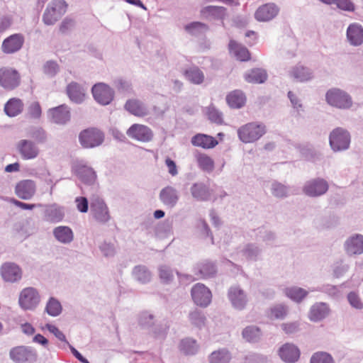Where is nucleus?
<instances>
[{"mask_svg":"<svg viewBox=\"0 0 363 363\" xmlns=\"http://www.w3.org/2000/svg\"><path fill=\"white\" fill-rule=\"evenodd\" d=\"M350 141V133L340 127L333 130L329 135L330 146L334 152H341L349 149Z\"/></svg>","mask_w":363,"mask_h":363,"instance_id":"3","label":"nucleus"},{"mask_svg":"<svg viewBox=\"0 0 363 363\" xmlns=\"http://www.w3.org/2000/svg\"><path fill=\"white\" fill-rule=\"evenodd\" d=\"M347 38L352 45H362L363 43L362 26L357 23L350 24L347 29Z\"/></svg>","mask_w":363,"mask_h":363,"instance_id":"30","label":"nucleus"},{"mask_svg":"<svg viewBox=\"0 0 363 363\" xmlns=\"http://www.w3.org/2000/svg\"><path fill=\"white\" fill-rule=\"evenodd\" d=\"M40 302V296L35 289L28 287L20 294L18 303L24 310H33Z\"/></svg>","mask_w":363,"mask_h":363,"instance_id":"12","label":"nucleus"},{"mask_svg":"<svg viewBox=\"0 0 363 363\" xmlns=\"http://www.w3.org/2000/svg\"><path fill=\"white\" fill-rule=\"evenodd\" d=\"M139 325L143 328L150 330L155 323V316L149 312L145 311L140 313L138 320Z\"/></svg>","mask_w":363,"mask_h":363,"instance_id":"53","label":"nucleus"},{"mask_svg":"<svg viewBox=\"0 0 363 363\" xmlns=\"http://www.w3.org/2000/svg\"><path fill=\"white\" fill-rule=\"evenodd\" d=\"M134 279L141 284H146L150 281L152 274L147 267L144 265L135 266L133 269Z\"/></svg>","mask_w":363,"mask_h":363,"instance_id":"46","label":"nucleus"},{"mask_svg":"<svg viewBox=\"0 0 363 363\" xmlns=\"http://www.w3.org/2000/svg\"><path fill=\"white\" fill-rule=\"evenodd\" d=\"M99 248L104 256L106 257L114 256L116 252L114 245L106 241H104Z\"/></svg>","mask_w":363,"mask_h":363,"instance_id":"62","label":"nucleus"},{"mask_svg":"<svg viewBox=\"0 0 363 363\" xmlns=\"http://www.w3.org/2000/svg\"><path fill=\"white\" fill-rule=\"evenodd\" d=\"M284 292L288 298L296 303H301L308 294V291L298 286L286 288Z\"/></svg>","mask_w":363,"mask_h":363,"instance_id":"44","label":"nucleus"},{"mask_svg":"<svg viewBox=\"0 0 363 363\" xmlns=\"http://www.w3.org/2000/svg\"><path fill=\"white\" fill-rule=\"evenodd\" d=\"M226 101L230 107L240 108L245 105L246 98L242 91L235 90L227 95Z\"/></svg>","mask_w":363,"mask_h":363,"instance_id":"41","label":"nucleus"},{"mask_svg":"<svg viewBox=\"0 0 363 363\" xmlns=\"http://www.w3.org/2000/svg\"><path fill=\"white\" fill-rule=\"evenodd\" d=\"M1 275L5 281L13 283L21 279L22 272L16 264L7 262L1 266Z\"/></svg>","mask_w":363,"mask_h":363,"instance_id":"23","label":"nucleus"},{"mask_svg":"<svg viewBox=\"0 0 363 363\" xmlns=\"http://www.w3.org/2000/svg\"><path fill=\"white\" fill-rule=\"evenodd\" d=\"M329 185L326 180L315 178L305 182L302 191L308 197L315 198L324 195L328 190Z\"/></svg>","mask_w":363,"mask_h":363,"instance_id":"7","label":"nucleus"},{"mask_svg":"<svg viewBox=\"0 0 363 363\" xmlns=\"http://www.w3.org/2000/svg\"><path fill=\"white\" fill-rule=\"evenodd\" d=\"M190 192L192 197L199 201H206L211 197L209 187L203 182L194 183L190 188Z\"/></svg>","mask_w":363,"mask_h":363,"instance_id":"31","label":"nucleus"},{"mask_svg":"<svg viewBox=\"0 0 363 363\" xmlns=\"http://www.w3.org/2000/svg\"><path fill=\"white\" fill-rule=\"evenodd\" d=\"M228 297L232 306L238 311L243 310L248 302L247 294L239 286H231L228 289Z\"/></svg>","mask_w":363,"mask_h":363,"instance_id":"13","label":"nucleus"},{"mask_svg":"<svg viewBox=\"0 0 363 363\" xmlns=\"http://www.w3.org/2000/svg\"><path fill=\"white\" fill-rule=\"evenodd\" d=\"M208 118L213 123L221 124L223 123V114L214 106H211L207 111Z\"/></svg>","mask_w":363,"mask_h":363,"instance_id":"57","label":"nucleus"},{"mask_svg":"<svg viewBox=\"0 0 363 363\" xmlns=\"http://www.w3.org/2000/svg\"><path fill=\"white\" fill-rule=\"evenodd\" d=\"M300 324L298 321L284 323L281 325V329L286 334L297 333L300 329Z\"/></svg>","mask_w":363,"mask_h":363,"instance_id":"63","label":"nucleus"},{"mask_svg":"<svg viewBox=\"0 0 363 363\" xmlns=\"http://www.w3.org/2000/svg\"><path fill=\"white\" fill-rule=\"evenodd\" d=\"M45 311L51 316H57L62 312V306L58 300L52 297L49 299Z\"/></svg>","mask_w":363,"mask_h":363,"instance_id":"52","label":"nucleus"},{"mask_svg":"<svg viewBox=\"0 0 363 363\" xmlns=\"http://www.w3.org/2000/svg\"><path fill=\"white\" fill-rule=\"evenodd\" d=\"M179 350L184 355H194L199 350V345L192 337H185L180 340L178 345Z\"/></svg>","mask_w":363,"mask_h":363,"instance_id":"36","label":"nucleus"},{"mask_svg":"<svg viewBox=\"0 0 363 363\" xmlns=\"http://www.w3.org/2000/svg\"><path fill=\"white\" fill-rule=\"evenodd\" d=\"M64 0H52L48 4L43 16V21L48 26L54 25L67 11Z\"/></svg>","mask_w":363,"mask_h":363,"instance_id":"4","label":"nucleus"},{"mask_svg":"<svg viewBox=\"0 0 363 363\" xmlns=\"http://www.w3.org/2000/svg\"><path fill=\"white\" fill-rule=\"evenodd\" d=\"M320 291L327 294L328 296L333 298H338L340 296V291L337 286L330 284L323 285L316 289H311V291Z\"/></svg>","mask_w":363,"mask_h":363,"instance_id":"56","label":"nucleus"},{"mask_svg":"<svg viewBox=\"0 0 363 363\" xmlns=\"http://www.w3.org/2000/svg\"><path fill=\"white\" fill-rule=\"evenodd\" d=\"M325 101L331 106L339 109H349L352 106L351 96L339 88H332L325 94Z\"/></svg>","mask_w":363,"mask_h":363,"instance_id":"2","label":"nucleus"},{"mask_svg":"<svg viewBox=\"0 0 363 363\" xmlns=\"http://www.w3.org/2000/svg\"><path fill=\"white\" fill-rule=\"evenodd\" d=\"M131 138L141 142H149L152 139L153 133L147 126L140 124L132 125L126 131Z\"/></svg>","mask_w":363,"mask_h":363,"instance_id":"18","label":"nucleus"},{"mask_svg":"<svg viewBox=\"0 0 363 363\" xmlns=\"http://www.w3.org/2000/svg\"><path fill=\"white\" fill-rule=\"evenodd\" d=\"M24 38L21 34H13L2 43L1 49L4 53L11 54L18 51L23 46Z\"/></svg>","mask_w":363,"mask_h":363,"instance_id":"25","label":"nucleus"},{"mask_svg":"<svg viewBox=\"0 0 363 363\" xmlns=\"http://www.w3.org/2000/svg\"><path fill=\"white\" fill-rule=\"evenodd\" d=\"M49 120L55 124L65 125L70 121L71 114L67 106L62 104L48 111Z\"/></svg>","mask_w":363,"mask_h":363,"instance_id":"15","label":"nucleus"},{"mask_svg":"<svg viewBox=\"0 0 363 363\" xmlns=\"http://www.w3.org/2000/svg\"><path fill=\"white\" fill-rule=\"evenodd\" d=\"M266 133V126L262 123L251 122L242 125L238 130L239 139L245 143L258 140Z\"/></svg>","mask_w":363,"mask_h":363,"instance_id":"1","label":"nucleus"},{"mask_svg":"<svg viewBox=\"0 0 363 363\" xmlns=\"http://www.w3.org/2000/svg\"><path fill=\"white\" fill-rule=\"evenodd\" d=\"M91 92L95 101L103 106L109 104L114 97L113 89L102 82L94 84L91 89Z\"/></svg>","mask_w":363,"mask_h":363,"instance_id":"11","label":"nucleus"},{"mask_svg":"<svg viewBox=\"0 0 363 363\" xmlns=\"http://www.w3.org/2000/svg\"><path fill=\"white\" fill-rule=\"evenodd\" d=\"M282 361L286 363H295L300 357V350L297 346L292 343H285L278 351Z\"/></svg>","mask_w":363,"mask_h":363,"instance_id":"24","label":"nucleus"},{"mask_svg":"<svg viewBox=\"0 0 363 363\" xmlns=\"http://www.w3.org/2000/svg\"><path fill=\"white\" fill-rule=\"evenodd\" d=\"M43 71L45 74L52 77L59 72V65L55 61H48L43 66Z\"/></svg>","mask_w":363,"mask_h":363,"instance_id":"60","label":"nucleus"},{"mask_svg":"<svg viewBox=\"0 0 363 363\" xmlns=\"http://www.w3.org/2000/svg\"><path fill=\"white\" fill-rule=\"evenodd\" d=\"M18 152L23 160H33L36 158L40 152L37 145L30 140H20L16 144Z\"/></svg>","mask_w":363,"mask_h":363,"instance_id":"14","label":"nucleus"},{"mask_svg":"<svg viewBox=\"0 0 363 363\" xmlns=\"http://www.w3.org/2000/svg\"><path fill=\"white\" fill-rule=\"evenodd\" d=\"M74 173L84 184L93 185L96 180V174L90 167L82 162H77L73 167Z\"/></svg>","mask_w":363,"mask_h":363,"instance_id":"17","label":"nucleus"},{"mask_svg":"<svg viewBox=\"0 0 363 363\" xmlns=\"http://www.w3.org/2000/svg\"><path fill=\"white\" fill-rule=\"evenodd\" d=\"M9 357L16 363H26L35 362L38 355L31 347L21 345L13 347L9 352Z\"/></svg>","mask_w":363,"mask_h":363,"instance_id":"8","label":"nucleus"},{"mask_svg":"<svg viewBox=\"0 0 363 363\" xmlns=\"http://www.w3.org/2000/svg\"><path fill=\"white\" fill-rule=\"evenodd\" d=\"M159 199L165 206L173 208L179 200V192L174 186L168 185L160 190Z\"/></svg>","mask_w":363,"mask_h":363,"instance_id":"19","label":"nucleus"},{"mask_svg":"<svg viewBox=\"0 0 363 363\" xmlns=\"http://www.w3.org/2000/svg\"><path fill=\"white\" fill-rule=\"evenodd\" d=\"M198 167L203 172L211 173L214 169V161L211 157L203 153L195 155Z\"/></svg>","mask_w":363,"mask_h":363,"instance_id":"45","label":"nucleus"},{"mask_svg":"<svg viewBox=\"0 0 363 363\" xmlns=\"http://www.w3.org/2000/svg\"><path fill=\"white\" fill-rule=\"evenodd\" d=\"M311 363H335L332 355L326 352H315L311 357Z\"/></svg>","mask_w":363,"mask_h":363,"instance_id":"54","label":"nucleus"},{"mask_svg":"<svg viewBox=\"0 0 363 363\" xmlns=\"http://www.w3.org/2000/svg\"><path fill=\"white\" fill-rule=\"evenodd\" d=\"M90 213L94 219L100 223H106L111 218L107 205L103 199L97 196H94L91 199Z\"/></svg>","mask_w":363,"mask_h":363,"instance_id":"5","label":"nucleus"},{"mask_svg":"<svg viewBox=\"0 0 363 363\" xmlns=\"http://www.w3.org/2000/svg\"><path fill=\"white\" fill-rule=\"evenodd\" d=\"M55 239L61 244L68 245L74 240V233L71 228L60 225L52 230Z\"/></svg>","mask_w":363,"mask_h":363,"instance_id":"32","label":"nucleus"},{"mask_svg":"<svg viewBox=\"0 0 363 363\" xmlns=\"http://www.w3.org/2000/svg\"><path fill=\"white\" fill-rule=\"evenodd\" d=\"M191 295L195 304L201 307L206 308L211 302V292L203 284L197 283L194 285L191 290Z\"/></svg>","mask_w":363,"mask_h":363,"instance_id":"10","label":"nucleus"},{"mask_svg":"<svg viewBox=\"0 0 363 363\" xmlns=\"http://www.w3.org/2000/svg\"><path fill=\"white\" fill-rule=\"evenodd\" d=\"M124 107L126 111L136 116L143 117L149 113L148 108L138 99L128 100Z\"/></svg>","mask_w":363,"mask_h":363,"instance_id":"33","label":"nucleus"},{"mask_svg":"<svg viewBox=\"0 0 363 363\" xmlns=\"http://www.w3.org/2000/svg\"><path fill=\"white\" fill-rule=\"evenodd\" d=\"M36 192V184L31 179H24L18 182L15 186V194L23 200L31 199Z\"/></svg>","mask_w":363,"mask_h":363,"instance_id":"16","label":"nucleus"},{"mask_svg":"<svg viewBox=\"0 0 363 363\" xmlns=\"http://www.w3.org/2000/svg\"><path fill=\"white\" fill-rule=\"evenodd\" d=\"M289 77L298 82H306L313 78V71L301 64H298L288 71Z\"/></svg>","mask_w":363,"mask_h":363,"instance_id":"21","label":"nucleus"},{"mask_svg":"<svg viewBox=\"0 0 363 363\" xmlns=\"http://www.w3.org/2000/svg\"><path fill=\"white\" fill-rule=\"evenodd\" d=\"M271 192L277 198H285L289 195V188L284 184L274 181L271 186Z\"/></svg>","mask_w":363,"mask_h":363,"instance_id":"51","label":"nucleus"},{"mask_svg":"<svg viewBox=\"0 0 363 363\" xmlns=\"http://www.w3.org/2000/svg\"><path fill=\"white\" fill-rule=\"evenodd\" d=\"M240 253L247 261L256 262L261 258L262 249L256 243L248 242L242 247Z\"/></svg>","mask_w":363,"mask_h":363,"instance_id":"28","label":"nucleus"},{"mask_svg":"<svg viewBox=\"0 0 363 363\" xmlns=\"http://www.w3.org/2000/svg\"><path fill=\"white\" fill-rule=\"evenodd\" d=\"M288 313V308L284 304H277L269 309L268 314L270 318L284 319Z\"/></svg>","mask_w":363,"mask_h":363,"instance_id":"50","label":"nucleus"},{"mask_svg":"<svg viewBox=\"0 0 363 363\" xmlns=\"http://www.w3.org/2000/svg\"><path fill=\"white\" fill-rule=\"evenodd\" d=\"M169 326L167 324H156L150 329V332L157 338H164L167 334Z\"/></svg>","mask_w":363,"mask_h":363,"instance_id":"58","label":"nucleus"},{"mask_svg":"<svg viewBox=\"0 0 363 363\" xmlns=\"http://www.w3.org/2000/svg\"><path fill=\"white\" fill-rule=\"evenodd\" d=\"M329 313V306L323 302H318L311 307L308 318L311 321L316 323L325 319Z\"/></svg>","mask_w":363,"mask_h":363,"instance_id":"26","label":"nucleus"},{"mask_svg":"<svg viewBox=\"0 0 363 363\" xmlns=\"http://www.w3.org/2000/svg\"><path fill=\"white\" fill-rule=\"evenodd\" d=\"M185 30L192 35H199L208 30L206 24L201 22H192L184 26Z\"/></svg>","mask_w":363,"mask_h":363,"instance_id":"49","label":"nucleus"},{"mask_svg":"<svg viewBox=\"0 0 363 363\" xmlns=\"http://www.w3.org/2000/svg\"><path fill=\"white\" fill-rule=\"evenodd\" d=\"M278 12L279 9L274 4H266L257 9L255 18L258 21H268L273 19Z\"/></svg>","mask_w":363,"mask_h":363,"instance_id":"27","label":"nucleus"},{"mask_svg":"<svg viewBox=\"0 0 363 363\" xmlns=\"http://www.w3.org/2000/svg\"><path fill=\"white\" fill-rule=\"evenodd\" d=\"M187 318L191 325L198 330H201L206 326V317L204 313L198 308L191 310Z\"/></svg>","mask_w":363,"mask_h":363,"instance_id":"37","label":"nucleus"},{"mask_svg":"<svg viewBox=\"0 0 363 363\" xmlns=\"http://www.w3.org/2000/svg\"><path fill=\"white\" fill-rule=\"evenodd\" d=\"M191 143L194 146L209 149L214 147L218 144V141L212 136L197 134L191 138Z\"/></svg>","mask_w":363,"mask_h":363,"instance_id":"39","label":"nucleus"},{"mask_svg":"<svg viewBox=\"0 0 363 363\" xmlns=\"http://www.w3.org/2000/svg\"><path fill=\"white\" fill-rule=\"evenodd\" d=\"M44 220L48 223H57L61 222L65 217V209L57 203L45 205Z\"/></svg>","mask_w":363,"mask_h":363,"instance_id":"22","label":"nucleus"},{"mask_svg":"<svg viewBox=\"0 0 363 363\" xmlns=\"http://www.w3.org/2000/svg\"><path fill=\"white\" fill-rule=\"evenodd\" d=\"M184 75L191 83L194 84H201L204 80L203 72L197 67L186 69Z\"/></svg>","mask_w":363,"mask_h":363,"instance_id":"47","label":"nucleus"},{"mask_svg":"<svg viewBox=\"0 0 363 363\" xmlns=\"http://www.w3.org/2000/svg\"><path fill=\"white\" fill-rule=\"evenodd\" d=\"M242 335L243 338L248 342H257L259 339L262 333L258 327L250 325L242 330Z\"/></svg>","mask_w":363,"mask_h":363,"instance_id":"48","label":"nucleus"},{"mask_svg":"<svg viewBox=\"0 0 363 363\" xmlns=\"http://www.w3.org/2000/svg\"><path fill=\"white\" fill-rule=\"evenodd\" d=\"M201 13L206 18L223 21L228 16L227 9L223 6H207L203 8Z\"/></svg>","mask_w":363,"mask_h":363,"instance_id":"35","label":"nucleus"},{"mask_svg":"<svg viewBox=\"0 0 363 363\" xmlns=\"http://www.w3.org/2000/svg\"><path fill=\"white\" fill-rule=\"evenodd\" d=\"M67 94L72 101L81 104L84 100L86 90L78 83L72 82L67 86Z\"/></svg>","mask_w":363,"mask_h":363,"instance_id":"34","label":"nucleus"},{"mask_svg":"<svg viewBox=\"0 0 363 363\" xmlns=\"http://www.w3.org/2000/svg\"><path fill=\"white\" fill-rule=\"evenodd\" d=\"M30 118L38 119L42 113L40 104L38 101L31 102L27 109Z\"/></svg>","mask_w":363,"mask_h":363,"instance_id":"59","label":"nucleus"},{"mask_svg":"<svg viewBox=\"0 0 363 363\" xmlns=\"http://www.w3.org/2000/svg\"><path fill=\"white\" fill-rule=\"evenodd\" d=\"M30 135L39 143H44L47 140L46 132L42 128H33L30 131Z\"/></svg>","mask_w":363,"mask_h":363,"instance_id":"61","label":"nucleus"},{"mask_svg":"<svg viewBox=\"0 0 363 363\" xmlns=\"http://www.w3.org/2000/svg\"><path fill=\"white\" fill-rule=\"evenodd\" d=\"M231 359V352L225 347L212 352L208 357V363H230Z\"/></svg>","mask_w":363,"mask_h":363,"instance_id":"38","label":"nucleus"},{"mask_svg":"<svg viewBox=\"0 0 363 363\" xmlns=\"http://www.w3.org/2000/svg\"><path fill=\"white\" fill-rule=\"evenodd\" d=\"M245 79L247 82L261 84L267 79V74L264 69L256 68L252 69L245 74Z\"/></svg>","mask_w":363,"mask_h":363,"instance_id":"43","label":"nucleus"},{"mask_svg":"<svg viewBox=\"0 0 363 363\" xmlns=\"http://www.w3.org/2000/svg\"><path fill=\"white\" fill-rule=\"evenodd\" d=\"M159 276L162 283L169 284L174 279V272L169 267L162 265L159 267Z\"/></svg>","mask_w":363,"mask_h":363,"instance_id":"55","label":"nucleus"},{"mask_svg":"<svg viewBox=\"0 0 363 363\" xmlns=\"http://www.w3.org/2000/svg\"><path fill=\"white\" fill-rule=\"evenodd\" d=\"M46 328L48 330L50 333H52L58 340L65 342L67 345H69V342H67L64 333L61 330H60L58 328H57L55 325L47 324Z\"/></svg>","mask_w":363,"mask_h":363,"instance_id":"64","label":"nucleus"},{"mask_svg":"<svg viewBox=\"0 0 363 363\" xmlns=\"http://www.w3.org/2000/svg\"><path fill=\"white\" fill-rule=\"evenodd\" d=\"M79 138L84 147L90 148L100 145L104 142V135L101 130L90 128L81 132Z\"/></svg>","mask_w":363,"mask_h":363,"instance_id":"9","label":"nucleus"},{"mask_svg":"<svg viewBox=\"0 0 363 363\" xmlns=\"http://www.w3.org/2000/svg\"><path fill=\"white\" fill-rule=\"evenodd\" d=\"M21 84L19 72L11 67H4L0 68V86L7 91L17 88Z\"/></svg>","mask_w":363,"mask_h":363,"instance_id":"6","label":"nucleus"},{"mask_svg":"<svg viewBox=\"0 0 363 363\" xmlns=\"http://www.w3.org/2000/svg\"><path fill=\"white\" fill-rule=\"evenodd\" d=\"M344 248L349 256L362 254L363 235L357 233L350 236L344 243Z\"/></svg>","mask_w":363,"mask_h":363,"instance_id":"20","label":"nucleus"},{"mask_svg":"<svg viewBox=\"0 0 363 363\" xmlns=\"http://www.w3.org/2000/svg\"><path fill=\"white\" fill-rule=\"evenodd\" d=\"M194 272L196 275H199L201 278H211L216 274L217 267L213 262L209 260H203L196 264L194 267Z\"/></svg>","mask_w":363,"mask_h":363,"instance_id":"29","label":"nucleus"},{"mask_svg":"<svg viewBox=\"0 0 363 363\" xmlns=\"http://www.w3.org/2000/svg\"><path fill=\"white\" fill-rule=\"evenodd\" d=\"M23 109V104L19 99H11L4 106V111L10 117H14L20 114Z\"/></svg>","mask_w":363,"mask_h":363,"instance_id":"42","label":"nucleus"},{"mask_svg":"<svg viewBox=\"0 0 363 363\" xmlns=\"http://www.w3.org/2000/svg\"><path fill=\"white\" fill-rule=\"evenodd\" d=\"M229 51L238 60L247 61L250 59V52L248 50L237 43L235 40H230L229 43Z\"/></svg>","mask_w":363,"mask_h":363,"instance_id":"40","label":"nucleus"}]
</instances>
